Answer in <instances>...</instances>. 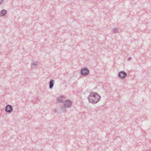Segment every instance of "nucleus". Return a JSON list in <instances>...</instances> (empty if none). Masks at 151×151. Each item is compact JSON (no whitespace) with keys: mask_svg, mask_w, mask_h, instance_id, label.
<instances>
[{"mask_svg":"<svg viewBox=\"0 0 151 151\" xmlns=\"http://www.w3.org/2000/svg\"><path fill=\"white\" fill-rule=\"evenodd\" d=\"M101 98V96L95 92H91L88 97L89 102L93 104H96L99 101Z\"/></svg>","mask_w":151,"mask_h":151,"instance_id":"f257e3e1","label":"nucleus"},{"mask_svg":"<svg viewBox=\"0 0 151 151\" xmlns=\"http://www.w3.org/2000/svg\"><path fill=\"white\" fill-rule=\"evenodd\" d=\"M89 70L86 68H82L80 70V73L83 76L87 75L89 73Z\"/></svg>","mask_w":151,"mask_h":151,"instance_id":"f03ea898","label":"nucleus"},{"mask_svg":"<svg viewBox=\"0 0 151 151\" xmlns=\"http://www.w3.org/2000/svg\"><path fill=\"white\" fill-rule=\"evenodd\" d=\"M12 106L8 104L5 107V111L9 113H11L13 111Z\"/></svg>","mask_w":151,"mask_h":151,"instance_id":"7ed1b4c3","label":"nucleus"},{"mask_svg":"<svg viewBox=\"0 0 151 151\" xmlns=\"http://www.w3.org/2000/svg\"><path fill=\"white\" fill-rule=\"evenodd\" d=\"M127 76V73L124 71H121L118 73V76L122 79L124 78Z\"/></svg>","mask_w":151,"mask_h":151,"instance_id":"20e7f679","label":"nucleus"},{"mask_svg":"<svg viewBox=\"0 0 151 151\" xmlns=\"http://www.w3.org/2000/svg\"><path fill=\"white\" fill-rule=\"evenodd\" d=\"M71 105L72 102L70 101L66 100L64 101V105L65 107L69 108L71 106Z\"/></svg>","mask_w":151,"mask_h":151,"instance_id":"39448f33","label":"nucleus"},{"mask_svg":"<svg viewBox=\"0 0 151 151\" xmlns=\"http://www.w3.org/2000/svg\"><path fill=\"white\" fill-rule=\"evenodd\" d=\"M55 81L54 80L51 79L49 82V88L50 89H52L54 84Z\"/></svg>","mask_w":151,"mask_h":151,"instance_id":"423d86ee","label":"nucleus"},{"mask_svg":"<svg viewBox=\"0 0 151 151\" xmlns=\"http://www.w3.org/2000/svg\"><path fill=\"white\" fill-rule=\"evenodd\" d=\"M7 13V11L5 9H3L0 12V16L3 17L5 16Z\"/></svg>","mask_w":151,"mask_h":151,"instance_id":"0eeeda50","label":"nucleus"},{"mask_svg":"<svg viewBox=\"0 0 151 151\" xmlns=\"http://www.w3.org/2000/svg\"><path fill=\"white\" fill-rule=\"evenodd\" d=\"M38 62H36L35 61L33 62L32 64V67L35 68L38 65Z\"/></svg>","mask_w":151,"mask_h":151,"instance_id":"6e6552de","label":"nucleus"},{"mask_svg":"<svg viewBox=\"0 0 151 151\" xmlns=\"http://www.w3.org/2000/svg\"><path fill=\"white\" fill-rule=\"evenodd\" d=\"M113 32L114 34L119 32V30L117 28H113L112 29Z\"/></svg>","mask_w":151,"mask_h":151,"instance_id":"1a4fd4ad","label":"nucleus"},{"mask_svg":"<svg viewBox=\"0 0 151 151\" xmlns=\"http://www.w3.org/2000/svg\"><path fill=\"white\" fill-rule=\"evenodd\" d=\"M67 107H65L64 106L62 107H61L60 108V111L62 112H65L66 110L65 109Z\"/></svg>","mask_w":151,"mask_h":151,"instance_id":"9d476101","label":"nucleus"},{"mask_svg":"<svg viewBox=\"0 0 151 151\" xmlns=\"http://www.w3.org/2000/svg\"><path fill=\"white\" fill-rule=\"evenodd\" d=\"M63 96H61L58 99V102H63Z\"/></svg>","mask_w":151,"mask_h":151,"instance_id":"9b49d317","label":"nucleus"},{"mask_svg":"<svg viewBox=\"0 0 151 151\" xmlns=\"http://www.w3.org/2000/svg\"><path fill=\"white\" fill-rule=\"evenodd\" d=\"M53 111L55 113H56L57 111V110L56 109H53Z\"/></svg>","mask_w":151,"mask_h":151,"instance_id":"f8f14e48","label":"nucleus"},{"mask_svg":"<svg viewBox=\"0 0 151 151\" xmlns=\"http://www.w3.org/2000/svg\"><path fill=\"white\" fill-rule=\"evenodd\" d=\"M132 58L131 57L128 58H127V60L129 61H130V60Z\"/></svg>","mask_w":151,"mask_h":151,"instance_id":"ddd939ff","label":"nucleus"},{"mask_svg":"<svg viewBox=\"0 0 151 151\" xmlns=\"http://www.w3.org/2000/svg\"><path fill=\"white\" fill-rule=\"evenodd\" d=\"M3 1V0H0V5L2 3Z\"/></svg>","mask_w":151,"mask_h":151,"instance_id":"4468645a","label":"nucleus"}]
</instances>
